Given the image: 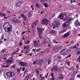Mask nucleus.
I'll return each instance as SVG.
<instances>
[{
    "instance_id": "obj_1",
    "label": "nucleus",
    "mask_w": 80,
    "mask_h": 80,
    "mask_svg": "<svg viewBox=\"0 0 80 80\" xmlns=\"http://www.w3.org/2000/svg\"><path fill=\"white\" fill-rule=\"evenodd\" d=\"M3 28L5 31L7 33H10L12 31V26L9 22L4 23L3 25Z\"/></svg>"
},
{
    "instance_id": "obj_2",
    "label": "nucleus",
    "mask_w": 80,
    "mask_h": 80,
    "mask_svg": "<svg viewBox=\"0 0 80 80\" xmlns=\"http://www.w3.org/2000/svg\"><path fill=\"white\" fill-rule=\"evenodd\" d=\"M58 18H60V20H68V22H70V21L73 20V19L72 18H71L69 16L67 18H66L65 19L64 18V15H63V13H61L60 14L58 17Z\"/></svg>"
},
{
    "instance_id": "obj_3",
    "label": "nucleus",
    "mask_w": 80,
    "mask_h": 80,
    "mask_svg": "<svg viewBox=\"0 0 80 80\" xmlns=\"http://www.w3.org/2000/svg\"><path fill=\"white\" fill-rule=\"evenodd\" d=\"M43 63V60L42 59H38L36 60L34 62H33V64H35V63H37L39 65H41Z\"/></svg>"
},
{
    "instance_id": "obj_4",
    "label": "nucleus",
    "mask_w": 80,
    "mask_h": 80,
    "mask_svg": "<svg viewBox=\"0 0 80 80\" xmlns=\"http://www.w3.org/2000/svg\"><path fill=\"white\" fill-rule=\"evenodd\" d=\"M6 75L8 77H13V76L15 75V73L13 72H8L6 73Z\"/></svg>"
},
{
    "instance_id": "obj_5",
    "label": "nucleus",
    "mask_w": 80,
    "mask_h": 80,
    "mask_svg": "<svg viewBox=\"0 0 80 80\" xmlns=\"http://www.w3.org/2000/svg\"><path fill=\"white\" fill-rule=\"evenodd\" d=\"M49 23V21L47 19H44L42 21V24H44L45 25H47Z\"/></svg>"
},
{
    "instance_id": "obj_6",
    "label": "nucleus",
    "mask_w": 80,
    "mask_h": 80,
    "mask_svg": "<svg viewBox=\"0 0 80 80\" xmlns=\"http://www.w3.org/2000/svg\"><path fill=\"white\" fill-rule=\"evenodd\" d=\"M13 62V61L12 60H8L6 61V65H10L11 64H12Z\"/></svg>"
},
{
    "instance_id": "obj_7",
    "label": "nucleus",
    "mask_w": 80,
    "mask_h": 80,
    "mask_svg": "<svg viewBox=\"0 0 80 80\" xmlns=\"http://www.w3.org/2000/svg\"><path fill=\"white\" fill-rule=\"evenodd\" d=\"M52 26L53 27L52 28L54 29L55 27H58L59 26L58 25V24L57 23H55V22H53L52 23Z\"/></svg>"
},
{
    "instance_id": "obj_8",
    "label": "nucleus",
    "mask_w": 80,
    "mask_h": 80,
    "mask_svg": "<svg viewBox=\"0 0 80 80\" xmlns=\"http://www.w3.org/2000/svg\"><path fill=\"white\" fill-rule=\"evenodd\" d=\"M12 21L13 22H15L16 23H20V20L17 19V18H15L13 19Z\"/></svg>"
},
{
    "instance_id": "obj_9",
    "label": "nucleus",
    "mask_w": 80,
    "mask_h": 80,
    "mask_svg": "<svg viewBox=\"0 0 80 80\" xmlns=\"http://www.w3.org/2000/svg\"><path fill=\"white\" fill-rule=\"evenodd\" d=\"M23 2L22 1H20L19 2H18L16 3V5L17 7H20L21 4H23Z\"/></svg>"
},
{
    "instance_id": "obj_10",
    "label": "nucleus",
    "mask_w": 80,
    "mask_h": 80,
    "mask_svg": "<svg viewBox=\"0 0 80 80\" xmlns=\"http://www.w3.org/2000/svg\"><path fill=\"white\" fill-rule=\"evenodd\" d=\"M37 30L38 31L39 34H40L42 33V30H43V31H44L45 29H42L40 28H37Z\"/></svg>"
},
{
    "instance_id": "obj_11",
    "label": "nucleus",
    "mask_w": 80,
    "mask_h": 80,
    "mask_svg": "<svg viewBox=\"0 0 80 80\" xmlns=\"http://www.w3.org/2000/svg\"><path fill=\"white\" fill-rule=\"evenodd\" d=\"M38 22V21H36L35 22H32V23H31V26L32 27V28H33L34 27V26L35 25H37Z\"/></svg>"
},
{
    "instance_id": "obj_12",
    "label": "nucleus",
    "mask_w": 80,
    "mask_h": 80,
    "mask_svg": "<svg viewBox=\"0 0 80 80\" xmlns=\"http://www.w3.org/2000/svg\"><path fill=\"white\" fill-rule=\"evenodd\" d=\"M75 25L76 26V27H77V26H78V27H79V26H80V23L78 22V20H77L76 22H75Z\"/></svg>"
},
{
    "instance_id": "obj_13",
    "label": "nucleus",
    "mask_w": 80,
    "mask_h": 80,
    "mask_svg": "<svg viewBox=\"0 0 80 80\" xmlns=\"http://www.w3.org/2000/svg\"><path fill=\"white\" fill-rule=\"evenodd\" d=\"M33 16V11H30L28 15V18H31V17Z\"/></svg>"
},
{
    "instance_id": "obj_14",
    "label": "nucleus",
    "mask_w": 80,
    "mask_h": 80,
    "mask_svg": "<svg viewBox=\"0 0 80 80\" xmlns=\"http://www.w3.org/2000/svg\"><path fill=\"white\" fill-rule=\"evenodd\" d=\"M19 63L20 65H22V66H27V65H28L27 63L22 62H20Z\"/></svg>"
},
{
    "instance_id": "obj_15",
    "label": "nucleus",
    "mask_w": 80,
    "mask_h": 80,
    "mask_svg": "<svg viewBox=\"0 0 80 80\" xmlns=\"http://www.w3.org/2000/svg\"><path fill=\"white\" fill-rule=\"evenodd\" d=\"M21 17H22L24 20H25V21H26V20H27V17H26V16L25 15L22 14H21Z\"/></svg>"
},
{
    "instance_id": "obj_16",
    "label": "nucleus",
    "mask_w": 80,
    "mask_h": 80,
    "mask_svg": "<svg viewBox=\"0 0 80 80\" xmlns=\"http://www.w3.org/2000/svg\"><path fill=\"white\" fill-rule=\"evenodd\" d=\"M36 74L38 75H39V73H40V69L39 68H37L36 69Z\"/></svg>"
},
{
    "instance_id": "obj_17",
    "label": "nucleus",
    "mask_w": 80,
    "mask_h": 80,
    "mask_svg": "<svg viewBox=\"0 0 80 80\" xmlns=\"http://www.w3.org/2000/svg\"><path fill=\"white\" fill-rule=\"evenodd\" d=\"M69 22H68V20H67V21H66V23H64L62 25V27H63V28H65L67 27V23H69Z\"/></svg>"
},
{
    "instance_id": "obj_18",
    "label": "nucleus",
    "mask_w": 80,
    "mask_h": 80,
    "mask_svg": "<svg viewBox=\"0 0 80 80\" xmlns=\"http://www.w3.org/2000/svg\"><path fill=\"white\" fill-rule=\"evenodd\" d=\"M53 70H55V71H57V70H58V67L56 66H54L52 69V71H53Z\"/></svg>"
},
{
    "instance_id": "obj_19",
    "label": "nucleus",
    "mask_w": 80,
    "mask_h": 80,
    "mask_svg": "<svg viewBox=\"0 0 80 80\" xmlns=\"http://www.w3.org/2000/svg\"><path fill=\"white\" fill-rule=\"evenodd\" d=\"M69 35H70V33H69V32H67L66 34L63 35V38H65V37H67L69 36Z\"/></svg>"
},
{
    "instance_id": "obj_20",
    "label": "nucleus",
    "mask_w": 80,
    "mask_h": 80,
    "mask_svg": "<svg viewBox=\"0 0 80 80\" xmlns=\"http://www.w3.org/2000/svg\"><path fill=\"white\" fill-rule=\"evenodd\" d=\"M40 80H43L45 79V77H43V74H41L40 75Z\"/></svg>"
},
{
    "instance_id": "obj_21",
    "label": "nucleus",
    "mask_w": 80,
    "mask_h": 80,
    "mask_svg": "<svg viewBox=\"0 0 80 80\" xmlns=\"http://www.w3.org/2000/svg\"><path fill=\"white\" fill-rule=\"evenodd\" d=\"M67 30V29H66L64 30H62L61 31L59 32V33L60 34H61V33H63L64 32H66Z\"/></svg>"
},
{
    "instance_id": "obj_22",
    "label": "nucleus",
    "mask_w": 80,
    "mask_h": 80,
    "mask_svg": "<svg viewBox=\"0 0 80 80\" xmlns=\"http://www.w3.org/2000/svg\"><path fill=\"white\" fill-rule=\"evenodd\" d=\"M0 16H2V17H6V16H7V15L0 12Z\"/></svg>"
},
{
    "instance_id": "obj_23",
    "label": "nucleus",
    "mask_w": 80,
    "mask_h": 80,
    "mask_svg": "<svg viewBox=\"0 0 80 80\" xmlns=\"http://www.w3.org/2000/svg\"><path fill=\"white\" fill-rule=\"evenodd\" d=\"M43 5L46 8H48V7H49V5H48V4L47 3H44Z\"/></svg>"
},
{
    "instance_id": "obj_24",
    "label": "nucleus",
    "mask_w": 80,
    "mask_h": 80,
    "mask_svg": "<svg viewBox=\"0 0 80 80\" xmlns=\"http://www.w3.org/2000/svg\"><path fill=\"white\" fill-rule=\"evenodd\" d=\"M30 77V75H27L26 77H25L24 80H28V78H29V77Z\"/></svg>"
},
{
    "instance_id": "obj_25",
    "label": "nucleus",
    "mask_w": 80,
    "mask_h": 80,
    "mask_svg": "<svg viewBox=\"0 0 80 80\" xmlns=\"http://www.w3.org/2000/svg\"><path fill=\"white\" fill-rule=\"evenodd\" d=\"M23 47H24V49H27L30 48V46L29 45H28L27 46H24Z\"/></svg>"
},
{
    "instance_id": "obj_26",
    "label": "nucleus",
    "mask_w": 80,
    "mask_h": 80,
    "mask_svg": "<svg viewBox=\"0 0 80 80\" xmlns=\"http://www.w3.org/2000/svg\"><path fill=\"white\" fill-rule=\"evenodd\" d=\"M72 48V47H70L68 49L67 51V53H68V52H70V51H71V49Z\"/></svg>"
},
{
    "instance_id": "obj_27",
    "label": "nucleus",
    "mask_w": 80,
    "mask_h": 80,
    "mask_svg": "<svg viewBox=\"0 0 80 80\" xmlns=\"http://www.w3.org/2000/svg\"><path fill=\"white\" fill-rule=\"evenodd\" d=\"M5 52H6V49H4L1 50V53H5Z\"/></svg>"
},
{
    "instance_id": "obj_28",
    "label": "nucleus",
    "mask_w": 80,
    "mask_h": 80,
    "mask_svg": "<svg viewBox=\"0 0 80 80\" xmlns=\"http://www.w3.org/2000/svg\"><path fill=\"white\" fill-rule=\"evenodd\" d=\"M30 42V41H25V44H29V43Z\"/></svg>"
},
{
    "instance_id": "obj_29",
    "label": "nucleus",
    "mask_w": 80,
    "mask_h": 80,
    "mask_svg": "<svg viewBox=\"0 0 80 80\" xmlns=\"http://www.w3.org/2000/svg\"><path fill=\"white\" fill-rule=\"evenodd\" d=\"M66 49L65 48H63V49H62L61 51H60V53H62V52H63L64 50H65Z\"/></svg>"
},
{
    "instance_id": "obj_30",
    "label": "nucleus",
    "mask_w": 80,
    "mask_h": 80,
    "mask_svg": "<svg viewBox=\"0 0 80 80\" xmlns=\"http://www.w3.org/2000/svg\"><path fill=\"white\" fill-rule=\"evenodd\" d=\"M28 72V71H27V70H26V71H25V72H24V74L23 75V78H25V72Z\"/></svg>"
},
{
    "instance_id": "obj_31",
    "label": "nucleus",
    "mask_w": 80,
    "mask_h": 80,
    "mask_svg": "<svg viewBox=\"0 0 80 80\" xmlns=\"http://www.w3.org/2000/svg\"><path fill=\"white\" fill-rule=\"evenodd\" d=\"M21 70V68H18L17 69V71L19 73V72H20V70Z\"/></svg>"
},
{
    "instance_id": "obj_32",
    "label": "nucleus",
    "mask_w": 80,
    "mask_h": 80,
    "mask_svg": "<svg viewBox=\"0 0 80 80\" xmlns=\"http://www.w3.org/2000/svg\"><path fill=\"white\" fill-rule=\"evenodd\" d=\"M29 53V50L28 49L27 50V51L25 52V54H27Z\"/></svg>"
},
{
    "instance_id": "obj_33",
    "label": "nucleus",
    "mask_w": 80,
    "mask_h": 80,
    "mask_svg": "<svg viewBox=\"0 0 80 80\" xmlns=\"http://www.w3.org/2000/svg\"><path fill=\"white\" fill-rule=\"evenodd\" d=\"M57 48L58 50H61L62 48V47H57Z\"/></svg>"
},
{
    "instance_id": "obj_34",
    "label": "nucleus",
    "mask_w": 80,
    "mask_h": 80,
    "mask_svg": "<svg viewBox=\"0 0 80 80\" xmlns=\"http://www.w3.org/2000/svg\"><path fill=\"white\" fill-rule=\"evenodd\" d=\"M51 62H52V61H51V60H49L48 61V65H50L51 63Z\"/></svg>"
},
{
    "instance_id": "obj_35",
    "label": "nucleus",
    "mask_w": 80,
    "mask_h": 80,
    "mask_svg": "<svg viewBox=\"0 0 80 80\" xmlns=\"http://www.w3.org/2000/svg\"><path fill=\"white\" fill-rule=\"evenodd\" d=\"M37 50V49H32V51H33L35 53V51Z\"/></svg>"
},
{
    "instance_id": "obj_36",
    "label": "nucleus",
    "mask_w": 80,
    "mask_h": 80,
    "mask_svg": "<svg viewBox=\"0 0 80 80\" xmlns=\"http://www.w3.org/2000/svg\"><path fill=\"white\" fill-rule=\"evenodd\" d=\"M53 42L54 43H58V42H55V41L54 40H53Z\"/></svg>"
},
{
    "instance_id": "obj_37",
    "label": "nucleus",
    "mask_w": 80,
    "mask_h": 80,
    "mask_svg": "<svg viewBox=\"0 0 80 80\" xmlns=\"http://www.w3.org/2000/svg\"><path fill=\"white\" fill-rule=\"evenodd\" d=\"M36 6L37 7H39L40 6H39V5L38 4V3H36Z\"/></svg>"
},
{
    "instance_id": "obj_38",
    "label": "nucleus",
    "mask_w": 80,
    "mask_h": 80,
    "mask_svg": "<svg viewBox=\"0 0 80 80\" xmlns=\"http://www.w3.org/2000/svg\"><path fill=\"white\" fill-rule=\"evenodd\" d=\"M41 50V48H40L39 49H38L36 51V52H39V50Z\"/></svg>"
},
{
    "instance_id": "obj_39",
    "label": "nucleus",
    "mask_w": 80,
    "mask_h": 80,
    "mask_svg": "<svg viewBox=\"0 0 80 80\" xmlns=\"http://www.w3.org/2000/svg\"><path fill=\"white\" fill-rule=\"evenodd\" d=\"M75 48H77V46H75L73 47H72V49H75Z\"/></svg>"
},
{
    "instance_id": "obj_40",
    "label": "nucleus",
    "mask_w": 80,
    "mask_h": 80,
    "mask_svg": "<svg viewBox=\"0 0 80 80\" xmlns=\"http://www.w3.org/2000/svg\"><path fill=\"white\" fill-rule=\"evenodd\" d=\"M1 37H2V38L1 39V40H2V39H3V38H4V35H2Z\"/></svg>"
},
{
    "instance_id": "obj_41",
    "label": "nucleus",
    "mask_w": 80,
    "mask_h": 80,
    "mask_svg": "<svg viewBox=\"0 0 80 80\" xmlns=\"http://www.w3.org/2000/svg\"><path fill=\"white\" fill-rule=\"evenodd\" d=\"M59 78H60V79H64V78H63V77H59Z\"/></svg>"
},
{
    "instance_id": "obj_42",
    "label": "nucleus",
    "mask_w": 80,
    "mask_h": 80,
    "mask_svg": "<svg viewBox=\"0 0 80 80\" xmlns=\"http://www.w3.org/2000/svg\"><path fill=\"white\" fill-rule=\"evenodd\" d=\"M31 8H32V10H34V8H33V5H32L31 6Z\"/></svg>"
},
{
    "instance_id": "obj_43",
    "label": "nucleus",
    "mask_w": 80,
    "mask_h": 80,
    "mask_svg": "<svg viewBox=\"0 0 80 80\" xmlns=\"http://www.w3.org/2000/svg\"><path fill=\"white\" fill-rule=\"evenodd\" d=\"M25 67H23L22 68V71L23 72L25 70Z\"/></svg>"
},
{
    "instance_id": "obj_44",
    "label": "nucleus",
    "mask_w": 80,
    "mask_h": 80,
    "mask_svg": "<svg viewBox=\"0 0 80 80\" xmlns=\"http://www.w3.org/2000/svg\"><path fill=\"white\" fill-rule=\"evenodd\" d=\"M71 57V55H70L68 56L67 57H66L67 58H70Z\"/></svg>"
},
{
    "instance_id": "obj_45",
    "label": "nucleus",
    "mask_w": 80,
    "mask_h": 80,
    "mask_svg": "<svg viewBox=\"0 0 80 80\" xmlns=\"http://www.w3.org/2000/svg\"><path fill=\"white\" fill-rule=\"evenodd\" d=\"M55 78L54 77H52V78H51V80H55Z\"/></svg>"
},
{
    "instance_id": "obj_46",
    "label": "nucleus",
    "mask_w": 80,
    "mask_h": 80,
    "mask_svg": "<svg viewBox=\"0 0 80 80\" xmlns=\"http://www.w3.org/2000/svg\"><path fill=\"white\" fill-rule=\"evenodd\" d=\"M9 66H2V67H9Z\"/></svg>"
},
{
    "instance_id": "obj_47",
    "label": "nucleus",
    "mask_w": 80,
    "mask_h": 80,
    "mask_svg": "<svg viewBox=\"0 0 80 80\" xmlns=\"http://www.w3.org/2000/svg\"><path fill=\"white\" fill-rule=\"evenodd\" d=\"M15 65H14L12 67V68H15Z\"/></svg>"
},
{
    "instance_id": "obj_48",
    "label": "nucleus",
    "mask_w": 80,
    "mask_h": 80,
    "mask_svg": "<svg viewBox=\"0 0 80 80\" xmlns=\"http://www.w3.org/2000/svg\"><path fill=\"white\" fill-rule=\"evenodd\" d=\"M25 33H26V31H23L22 32V35H23Z\"/></svg>"
},
{
    "instance_id": "obj_49",
    "label": "nucleus",
    "mask_w": 80,
    "mask_h": 80,
    "mask_svg": "<svg viewBox=\"0 0 80 80\" xmlns=\"http://www.w3.org/2000/svg\"><path fill=\"white\" fill-rule=\"evenodd\" d=\"M15 54H16V52H13V54H12V55H15Z\"/></svg>"
},
{
    "instance_id": "obj_50",
    "label": "nucleus",
    "mask_w": 80,
    "mask_h": 80,
    "mask_svg": "<svg viewBox=\"0 0 80 80\" xmlns=\"http://www.w3.org/2000/svg\"><path fill=\"white\" fill-rule=\"evenodd\" d=\"M48 73H47V74L46 75H45V77H46V78H47V77H48Z\"/></svg>"
},
{
    "instance_id": "obj_51",
    "label": "nucleus",
    "mask_w": 80,
    "mask_h": 80,
    "mask_svg": "<svg viewBox=\"0 0 80 80\" xmlns=\"http://www.w3.org/2000/svg\"><path fill=\"white\" fill-rule=\"evenodd\" d=\"M52 33H55V31H54V30H52Z\"/></svg>"
},
{
    "instance_id": "obj_52",
    "label": "nucleus",
    "mask_w": 80,
    "mask_h": 80,
    "mask_svg": "<svg viewBox=\"0 0 80 80\" xmlns=\"http://www.w3.org/2000/svg\"><path fill=\"white\" fill-rule=\"evenodd\" d=\"M51 77H53V73H51Z\"/></svg>"
},
{
    "instance_id": "obj_53",
    "label": "nucleus",
    "mask_w": 80,
    "mask_h": 80,
    "mask_svg": "<svg viewBox=\"0 0 80 80\" xmlns=\"http://www.w3.org/2000/svg\"><path fill=\"white\" fill-rule=\"evenodd\" d=\"M33 43L34 44H35L37 43V41H34Z\"/></svg>"
},
{
    "instance_id": "obj_54",
    "label": "nucleus",
    "mask_w": 80,
    "mask_h": 80,
    "mask_svg": "<svg viewBox=\"0 0 80 80\" xmlns=\"http://www.w3.org/2000/svg\"><path fill=\"white\" fill-rule=\"evenodd\" d=\"M76 54L79 55V54H80V52H78L77 53H76Z\"/></svg>"
},
{
    "instance_id": "obj_55",
    "label": "nucleus",
    "mask_w": 80,
    "mask_h": 80,
    "mask_svg": "<svg viewBox=\"0 0 80 80\" xmlns=\"http://www.w3.org/2000/svg\"><path fill=\"white\" fill-rule=\"evenodd\" d=\"M80 59L79 58H78L77 59V61H78L79 62H80Z\"/></svg>"
},
{
    "instance_id": "obj_56",
    "label": "nucleus",
    "mask_w": 80,
    "mask_h": 80,
    "mask_svg": "<svg viewBox=\"0 0 80 80\" xmlns=\"http://www.w3.org/2000/svg\"><path fill=\"white\" fill-rule=\"evenodd\" d=\"M15 16H16V15L15 14H14V15H13L10 16V17H13V16L15 17Z\"/></svg>"
},
{
    "instance_id": "obj_57",
    "label": "nucleus",
    "mask_w": 80,
    "mask_h": 80,
    "mask_svg": "<svg viewBox=\"0 0 80 80\" xmlns=\"http://www.w3.org/2000/svg\"><path fill=\"white\" fill-rule=\"evenodd\" d=\"M2 12H3L4 11V10H5V9H4V8H3V9H2Z\"/></svg>"
},
{
    "instance_id": "obj_58",
    "label": "nucleus",
    "mask_w": 80,
    "mask_h": 80,
    "mask_svg": "<svg viewBox=\"0 0 80 80\" xmlns=\"http://www.w3.org/2000/svg\"><path fill=\"white\" fill-rule=\"evenodd\" d=\"M22 55H23L22 54H19V57H22Z\"/></svg>"
},
{
    "instance_id": "obj_59",
    "label": "nucleus",
    "mask_w": 80,
    "mask_h": 80,
    "mask_svg": "<svg viewBox=\"0 0 80 80\" xmlns=\"http://www.w3.org/2000/svg\"><path fill=\"white\" fill-rule=\"evenodd\" d=\"M71 43H72V44H73V41H72L71 42Z\"/></svg>"
},
{
    "instance_id": "obj_60",
    "label": "nucleus",
    "mask_w": 80,
    "mask_h": 80,
    "mask_svg": "<svg viewBox=\"0 0 80 80\" xmlns=\"http://www.w3.org/2000/svg\"><path fill=\"white\" fill-rule=\"evenodd\" d=\"M22 44H22V43L21 42V43H20L19 45H22Z\"/></svg>"
},
{
    "instance_id": "obj_61",
    "label": "nucleus",
    "mask_w": 80,
    "mask_h": 80,
    "mask_svg": "<svg viewBox=\"0 0 80 80\" xmlns=\"http://www.w3.org/2000/svg\"><path fill=\"white\" fill-rule=\"evenodd\" d=\"M70 80H74V79L73 78H71L70 79Z\"/></svg>"
},
{
    "instance_id": "obj_62",
    "label": "nucleus",
    "mask_w": 80,
    "mask_h": 80,
    "mask_svg": "<svg viewBox=\"0 0 80 80\" xmlns=\"http://www.w3.org/2000/svg\"><path fill=\"white\" fill-rule=\"evenodd\" d=\"M4 18L5 19H8V18H7V17H4Z\"/></svg>"
},
{
    "instance_id": "obj_63",
    "label": "nucleus",
    "mask_w": 80,
    "mask_h": 80,
    "mask_svg": "<svg viewBox=\"0 0 80 80\" xmlns=\"http://www.w3.org/2000/svg\"><path fill=\"white\" fill-rule=\"evenodd\" d=\"M51 17H52V18H53V17H55V15H52Z\"/></svg>"
},
{
    "instance_id": "obj_64",
    "label": "nucleus",
    "mask_w": 80,
    "mask_h": 80,
    "mask_svg": "<svg viewBox=\"0 0 80 80\" xmlns=\"http://www.w3.org/2000/svg\"><path fill=\"white\" fill-rule=\"evenodd\" d=\"M78 77H79V78H80V75H78Z\"/></svg>"
}]
</instances>
